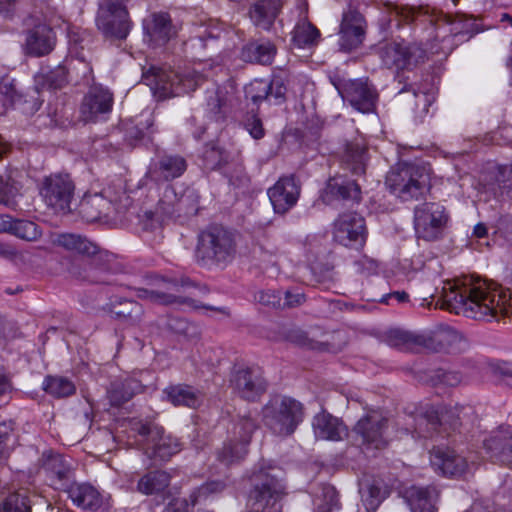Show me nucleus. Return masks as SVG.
<instances>
[{"mask_svg":"<svg viewBox=\"0 0 512 512\" xmlns=\"http://www.w3.org/2000/svg\"><path fill=\"white\" fill-rule=\"evenodd\" d=\"M441 298L443 308L467 318L499 321L512 317V293L473 276L444 283Z\"/></svg>","mask_w":512,"mask_h":512,"instance_id":"obj_1","label":"nucleus"},{"mask_svg":"<svg viewBox=\"0 0 512 512\" xmlns=\"http://www.w3.org/2000/svg\"><path fill=\"white\" fill-rule=\"evenodd\" d=\"M252 489L248 498V512H282L280 501L285 487L279 470L264 463L254 468L250 476Z\"/></svg>","mask_w":512,"mask_h":512,"instance_id":"obj_2","label":"nucleus"},{"mask_svg":"<svg viewBox=\"0 0 512 512\" xmlns=\"http://www.w3.org/2000/svg\"><path fill=\"white\" fill-rule=\"evenodd\" d=\"M142 79L146 85L150 86L156 97L166 99L194 91L204 80V76L190 68L175 72L151 67L143 73Z\"/></svg>","mask_w":512,"mask_h":512,"instance_id":"obj_3","label":"nucleus"},{"mask_svg":"<svg viewBox=\"0 0 512 512\" xmlns=\"http://www.w3.org/2000/svg\"><path fill=\"white\" fill-rule=\"evenodd\" d=\"M236 253L235 234L222 226H210L198 235L196 258L204 264L227 265Z\"/></svg>","mask_w":512,"mask_h":512,"instance_id":"obj_4","label":"nucleus"},{"mask_svg":"<svg viewBox=\"0 0 512 512\" xmlns=\"http://www.w3.org/2000/svg\"><path fill=\"white\" fill-rule=\"evenodd\" d=\"M304 419L302 403L287 396H275L262 408L264 426L274 435L290 436Z\"/></svg>","mask_w":512,"mask_h":512,"instance_id":"obj_5","label":"nucleus"},{"mask_svg":"<svg viewBox=\"0 0 512 512\" xmlns=\"http://www.w3.org/2000/svg\"><path fill=\"white\" fill-rule=\"evenodd\" d=\"M430 180L425 166L403 163L388 172L385 184L394 195L408 201L426 195L431 187Z\"/></svg>","mask_w":512,"mask_h":512,"instance_id":"obj_6","label":"nucleus"},{"mask_svg":"<svg viewBox=\"0 0 512 512\" xmlns=\"http://www.w3.org/2000/svg\"><path fill=\"white\" fill-rule=\"evenodd\" d=\"M131 431L141 437V445L150 458L168 460L180 451V443L172 435H166L163 427L154 422L132 419L129 421Z\"/></svg>","mask_w":512,"mask_h":512,"instance_id":"obj_7","label":"nucleus"},{"mask_svg":"<svg viewBox=\"0 0 512 512\" xmlns=\"http://www.w3.org/2000/svg\"><path fill=\"white\" fill-rule=\"evenodd\" d=\"M131 205V199L125 192L112 195L110 188L101 193L85 194L78 204L77 211L86 222H95L108 216L114 209L117 213L125 211Z\"/></svg>","mask_w":512,"mask_h":512,"instance_id":"obj_8","label":"nucleus"},{"mask_svg":"<svg viewBox=\"0 0 512 512\" xmlns=\"http://www.w3.org/2000/svg\"><path fill=\"white\" fill-rule=\"evenodd\" d=\"M75 184L68 174H51L42 182L40 195L45 204L57 214L72 211Z\"/></svg>","mask_w":512,"mask_h":512,"instance_id":"obj_9","label":"nucleus"},{"mask_svg":"<svg viewBox=\"0 0 512 512\" xmlns=\"http://www.w3.org/2000/svg\"><path fill=\"white\" fill-rule=\"evenodd\" d=\"M426 50L416 43L389 42L379 49L382 64L395 71L410 70L426 59Z\"/></svg>","mask_w":512,"mask_h":512,"instance_id":"obj_10","label":"nucleus"},{"mask_svg":"<svg viewBox=\"0 0 512 512\" xmlns=\"http://www.w3.org/2000/svg\"><path fill=\"white\" fill-rule=\"evenodd\" d=\"M448 216L439 203L425 202L414 209V228L417 236L426 241L437 239L446 223Z\"/></svg>","mask_w":512,"mask_h":512,"instance_id":"obj_11","label":"nucleus"},{"mask_svg":"<svg viewBox=\"0 0 512 512\" xmlns=\"http://www.w3.org/2000/svg\"><path fill=\"white\" fill-rule=\"evenodd\" d=\"M96 23L106 38L119 40L128 36L132 26L126 6L103 2L100 4Z\"/></svg>","mask_w":512,"mask_h":512,"instance_id":"obj_12","label":"nucleus"},{"mask_svg":"<svg viewBox=\"0 0 512 512\" xmlns=\"http://www.w3.org/2000/svg\"><path fill=\"white\" fill-rule=\"evenodd\" d=\"M256 429L257 424L251 416H241L234 428L237 441L230 440L224 443L222 449L217 453L218 460L228 466L243 459L247 454V446Z\"/></svg>","mask_w":512,"mask_h":512,"instance_id":"obj_13","label":"nucleus"},{"mask_svg":"<svg viewBox=\"0 0 512 512\" xmlns=\"http://www.w3.org/2000/svg\"><path fill=\"white\" fill-rule=\"evenodd\" d=\"M388 419L379 410L368 411L355 424L353 431L366 448L382 449L387 445Z\"/></svg>","mask_w":512,"mask_h":512,"instance_id":"obj_14","label":"nucleus"},{"mask_svg":"<svg viewBox=\"0 0 512 512\" xmlns=\"http://www.w3.org/2000/svg\"><path fill=\"white\" fill-rule=\"evenodd\" d=\"M181 286L175 279L157 278L156 289H136V296L140 299H147L164 305L187 306L191 309H199L200 306L191 298L179 295Z\"/></svg>","mask_w":512,"mask_h":512,"instance_id":"obj_15","label":"nucleus"},{"mask_svg":"<svg viewBox=\"0 0 512 512\" xmlns=\"http://www.w3.org/2000/svg\"><path fill=\"white\" fill-rule=\"evenodd\" d=\"M386 6L390 15V21L396 20L399 22L403 21L405 23H412L418 17L423 16L426 17L433 25L438 26L440 23H443L452 26L449 30L450 33L457 34L459 32V29L455 27L458 22L453 18V16L445 14L434 8H429L428 6H400L393 3H388Z\"/></svg>","mask_w":512,"mask_h":512,"instance_id":"obj_16","label":"nucleus"},{"mask_svg":"<svg viewBox=\"0 0 512 512\" xmlns=\"http://www.w3.org/2000/svg\"><path fill=\"white\" fill-rule=\"evenodd\" d=\"M365 220L356 213H344L334 222L333 237L339 244L360 248L366 242Z\"/></svg>","mask_w":512,"mask_h":512,"instance_id":"obj_17","label":"nucleus"},{"mask_svg":"<svg viewBox=\"0 0 512 512\" xmlns=\"http://www.w3.org/2000/svg\"><path fill=\"white\" fill-rule=\"evenodd\" d=\"M113 106V94L102 86H93L83 97L80 115L85 122L105 119Z\"/></svg>","mask_w":512,"mask_h":512,"instance_id":"obj_18","label":"nucleus"},{"mask_svg":"<svg viewBox=\"0 0 512 512\" xmlns=\"http://www.w3.org/2000/svg\"><path fill=\"white\" fill-rule=\"evenodd\" d=\"M300 193L301 185L294 175L280 177L267 191L273 209L278 214H285L292 209Z\"/></svg>","mask_w":512,"mask_h":512,"instance_id":"obj_19","label":"nucleus"},{"mask_svg":"<svg viewBox=\"0 0 512 512\" xmlns=\"http://www.w3.org/2000/svg\"><path fill=\"white\" fill-rule=\"evenodd\" d=\"M233 390L243 399L255 401L267 389V382L259 368H240L231 377Z\"/></svg>","mask_w":512,"mask_h":512,"instance_id":"obj_20","label":"nucleus"},{"mask_svg":"<svg viewBox=\"0 0 512 512\" xmlns=\"http://www.w3.org/2000/svg\"><path fill=\"white\" fill-rule=\"evenodd\" d=\"M157 214L165 217H180L196 213L192 191L178 194L175 187L167 185L157 204Z\"/></svg>","mask_w":512,"mask_h":512,"instance_id":"obj_21","label":"nucleus"},{"mask_svg":"<svg viewBox=\"0 0 512 512\" xmlns=\"http://www.w3.org/2000/svg\"><path fill=\"white\" fill-rule=\"evenodd\" d=\"M342 98L362 113L373 111L377 99L376 90L363 79L349 80L340 90Z\"/></svg>","mask_w":512,"mask_h":512,"instance_id":"obj_22","label":"nucleus"},{"mask_svg":"<svg viewBox=\"0 0 512 512\" xmlns=\"http://www.w3.org/2000/svg\"><path fill=\"white\" fill-rule=\"evenodd\" d=\"M366 21L357 10L349 8L343 13L340 24V46L345 51L358 48L365 38Z\"/></svg>","mask_w":512,"mask_h":512,"instance_id":"obj_23","label":"nucleus"},{"mask_svg":"<svg viewBox=\"0 0 512 512\" xmlns=\"http://www.w3.org/2000/svg\"><path fill=\"white\" fill-rule=\"evenodd\" d=\"M41 469L55 489L64 491L70 484L72 468L62 455L50 452L43 453Z\"/></svg>","mask_w":512,"mask_h":512,"instance_id":"obj_24","label":"nucleus"},{"mask_svg":"<svg viewBox=\"0 0 512 512\" xmlns=\"http://www.w3.org/2000/svg\"><path fill=\"white\" fill-rule=\"evenodd\" d=\"M186 159L173 153L158 154L150 166L151 177L158 181H170L181 177L187 169Z\"/></svg>","mask_w":512,"mask_h":512,"instance_id":"obj_25","label":"nucleus"},{"mask_svg":"<svg viewBox=\"0 0 512 512\" xmlns=\"http://www.w3.org/2000/svg\"><path fill=\"white\" fill-rule=\"evenodd\" d=\"M430 462L436 472L449 477L461 476L468 468L466 459L448 448H434Z\"/></svg>","mask_w":512,"mask_h":512,"instance_id":"obj_26","label":"nucleus"},{"mask_svg":"<svg viewBox=\"0 0 512 512\" xmlns=\"http://www.w3.org/2000/svg\"><path fill=\"white\" fill-rule=\"evenodd\" d=\"M77 65L83 66L84 75L91 72L88 64L83 62L69 63V66L59 65L47 72H40L35 76V86L38 91L57 90L63 88L69 81L71 72L77 69Z\"/></svg>","mask_w":512,"mask_h":512,"instance_id":"obj_27","label":"nucleus"},{"mask_svg":"<svg viewBox=\"0 0 512 512\" xmlns=\"http://www.w3.org/2000/svg\"><path fill=\"white\" fill-rule=\"evenodd\" d=\"M282 9V0H256L249 8V16L256 27L270 30Z\"/></svg>","mask_w":512,"mask_h":512,"instance_id":"obj_28","label":"nucleus"},{"mask_svg":"<svg viewBox=\"0 0 512 512\" xmlns=\"http://www.w3.org/2000/svg\"><path fill=\"white\" fill-rule=\"evenodd\" d=\"M144 29L154 46L165 45L176 34L169 14L164 12L153 13L145 21Z\"/></svg>","mask_w":512,"mask_h":512,"instance_id":"obj_29","label":"nucleus"},{"mask_svg":"<svg viewBox=\"0 0 512 512\" xmlns=\"http://www.w3.org/2000/svg\"><path fill=\"white\" fill-rule=\"evenodd\" d=\"M438 494L435 486H411L405 489L403 497L412 512H434Z\"/></svg>","mask_w":512,"mask_h":512,"instance_id":"obj_30","label":"nucleus"},{"mask_svg":"<svg viewBox=\"0 0 512 512\" xmlns=\"http://www.w3.org/2000/svg\"><path fill=\"white\" fill-rule=\"evenodd\" d=\"M73 504L79 508L95 511L103 504L100 492L88 483L73 482L64 490Z\"/></svg>","mask_w":512,"mask_h":512,"instance_id":"obj_31","label":"nucleus"},{"mask_svg":"<svg viewBox=\"0 0 512 512\" xmlns=\"http://www.w3.org/2000/svg\"><path fill=\"white\" fill-rule=\"evenodd\" d=\"M315 436L323 440L339 441L347 435L346 425L337 417L327 413H318L312 422Z\"/></svg>","mask_w":512,"mask_h":512,"instance_id":"obj_32","label":"nucleus"},{"mask_svg":"<svg viewBox=\"0 0 512 512\" xmlns=\"http://www.w3.org/2000/svg\"><path fill=\"white\" fill-rule=\"evenodd\" d=\"M53 243L68 251L77 252L85 256H97L99 258L109 257L106 251H100L97 244L91 242L86 237L73 233H62L56 236Z\"/></svg>","mask_w":512,"mask_h":512,"instance_id":"obj_33","label":"nucleus"},{"mask_svg":"<svg viewBox=\"0 0 512 512\" xmlns=\"http://www.w3.org/2000/svg\"><path fill=\"white\" fill-rule=\"evenodd\" d=\"M55 45V34L46 24L36 25L26 39L27 52L30 55L40 57L49 54Z\"/></svg>","mask_w":512,"mask_h":512,"instance_id":"obj_34","label":"nucleus"},{"mask_svg":"<svg viewBox=\"0 0 512 512\" xmlns=\"http://www.w3.org/2000/svg\"><path fill=\"white\" fill-rule=\"evenodd\" d=\"M327 200L336 199L358 203L361 200V188L355 180L338 176L329 179L325 188Z\"/></svg>","mask_w":512,"mask_h":512,"instance_id":"obj_35","label":"nucleus"},{"mask_svg":"<svg viewBox=\"0 0 512 512\" xmlns=\"http://www.w3.org/2000/svg\"><path fill=\"white\" fill-rule=\"evenodd\" d=\"M166 399L174 406L197 408L203 401V395L189 385H170L163 390Z\"/></svg>","mask_w":512,"mask_h":512,"instance_id":"obj_36","label":"nucleus"},{"mask_svg":"<svg viewBox=\"0 0 512 512\" xmlns=\"http://www.w3.org/2000/svg\"><path fill=\"white\" fill-rule=\"evenodd\" d=\"M276 55V47L270 41H254L246 44L241 57L244 61L262 65L271 64Z\"/></svg>","mask_w":512,"mask_h":512,"instance_id":"obj_37","label":"nucleus"},{"mask_svg":"<svg viewBox=\"0 0 512 512\" xmlns=\"http://www.w3.org/2000/svg\"><path fill=\"white\" fill-rule=\"evenodd\" d=\"M366 161V148L362 143L356 141L349 142L346 145L342 163L353 175H362L365 173Z\"/></svg>","mask_w":512,"mask_h":512,"instance_id":"obj_38","label":"nucleus"},{"mask_svg":"<svg viewBox=\"0 0 512 512\" xmlns=\"http://www.w3.org/2000/svg\"><path fill=\"white\" fill-rule=\"evenodd\" d=\"M170 480V475L165 471H151L139 479L137 491L144 495L158 494L169 486Z\"/></svg>","mask_w":512,"mask_h":512,"instance_id":"obj_39","label":"nucleus"},{"mask_svg":"<svg viewBox=\"0 0 512 512\" xmlns=\"http://www.w3.org/2000/svg\"><path fill=\"white\" fill-rule=\"evenodd\" d=\"M139 387L138 382L133 379L113 381L107 390L109 403L111 406H121L134 396Z\"/></svg>","mask_w":512,"mask_h":512,"instance_id":"obj_40","label":"nucleus"},{"mask_svg":"<svg viewBox=\"0 0 512 512\" xmlns=\"http://www.w3.org/2000/svg\"><path fill=\"white\" fill-rule=\"evenodd\" d=\"M442 421H446L443 413L440 415L433 406L427 407L424 412L417 416L414 432L419 437H428L438 429Z\"/></svg>","mask_w":512,"mask_h":512,"instance_id":"obj_41","label":"nucleus"},{"mask_svg":"<svg viewBox=\"0 0 512 512\" xmlns=\"http://www.w3.org/2000/svg\"><path fill=\"white\" fill-rule=\"evenodd\" d=\"M319 37V30L305 19L300 20L292 32V41L299 48L316 45Z\"/></svg>","mask_w":512,"mask_h":512,"instance_id":"obj_42","label":"nucleus"},{"mask_svg":"<svg viewBox=\"0 0 512 512\" xmlns=\"http://www.w3.org/2000/svg\"><path fill=\"white\" fill-rule=\"evenodd\" d=\"M18 194V183L14 180L11 171L5 169L0 173V203L9 208H15Z\"/></svg>","mask_w":512,"mask_h":512,"instance_id":"obj_43","label":"nucleus"},{"mask_svg":"<svg viewBox=\"0 0 512 512\" xmlns=\"http://www.w3.org/2000/svg\"><path fill=\"white\" fill-rule=\"evenodd\" d=\"M44 390L56 398H64L75 393L74 383L66 377L47 376L43 382Z\"/></svg>","mask_w":512,"mask_h":512,"instance_id":"obj_44","label":"nucleus"},{"mask_svg":"<svg viewBox=\"0 0 512 512\" xmlns=\"http://www.w3.org/2000/svg\"><path fill=\"white\" fill-rule=\"evenodd\" d=\"M93 257L94 259L89 264L83 262H73L68 269L70 275L82 281L92 283L101 282V280L94 275V270H96L97 266H99L100 261H108L109 257L104 256L103 258H99L98 255Z\"/></svg>","mask_w":512,"mask_h":512,"instance_id":"obj_45","label":"nucleus"},{"mask_svg":"<svg viewBox=\"0 0 512 512\" xmlns=\"http://www.w3.org/2000/svg\"><path fill=\"white\" fill-rule=\"evenodd\" d=\"M166 327L172 333L182 336L185 339L192 340L200 336L199 327L178 316H169L166 320Z\"/></svg>","mask_w":512,"mask_h":512,"instance_id":"obj_46","label":"nucleus"},{"mask_svg":"<svg viewBox=\"0 0 512 512\" xmlns=\"http://www.w3.org/2000/svg\"><path fill=\"white\" fill-rule=\"evenodd\" d=\"M362 502L368 512L375 511L385 498V492L375 482H368L361 486Z\"/></svg>","mask_w":512,"mask_h":512,"instance_id":"obj_47","label":"nucleus"},{"mask_svg":"<svg viewBox=\"0 0 512 512\" xmlns=\"http://www.w3.org/2000/svg\"><path fill=\"white\" fill-rule=\"evenodd\" d=\"M229 153L217 143H208L203 153V160L207 168L217 169L229 162Z\"/></svg>","mask_w":512,"mask_h":512,"instance_id":"obj_48","label":"nucleus"},{"mask_svg":"<svg viewBox=\"0 0 512 512\" xmlns=\"http://www.w3.org/2000/svg\"><path fill=\"white\" fill-rule=\"evenodd\" d=\"M228 101L227 92L222 88L216 87L206 92L207 109L215 116L225 112Z\"/></svg>","mask_w":512,"mask_h":512,"instance_id":"obj_49","label":"nucleus"},{"mask_svg":"<svg viewBox=\"0 0 512 512\" xmlns=\"http://www.w3.org/2000/svg\"><path fill=\"white\" fill-rule=\"evenodd\" d=\"M506 432H499L484 441V447L490 458L495 462L504 463L508 459L509 453L501 451L504 445Z\"/></svg>","mask_w":512,"mask_h":512,"instance_id":"obj_50","label":"nucleus"},{"mask_svg":"<svg viewBox=\"0 0 512 512\" xmlns=\"http://www.w3.org/2000/svg\"><path fill=\"white\" fill-rule=\"evenodd\" d=\"M11 235L27 241H35L41 236V230L32 221L15 219Z\"/></svg>","mask_w":512,"mask_h":512,"instance_id":"obj_51","label":"nucleus"},{"mask_svg":"<svg viewBox=\"0 0 512 512\" xmlns=\"http://www.w3.org/2000/svg\"><path fill=\"white\" fill-rule=\"evenodd\" d=\"M433 385H443L448 387H456L465 382L463 375L459 371L437 369L430 376Z\"/></svg>","mask_w":512,"mask_h":512,"instance_id":"obj_52","label":"nucleus"},{"mask_svg":"<svg viewBox=\"0 0 512 512\" xmlns=\"http://www.w3.org/2000/svg\"><path fill=\"white\" fill-rule=\"evenodd\" d=\"M0 512H31L30 500L23 493L11 494L2 503Z\"/></svg>","mask_w":512,"mask_h":512,"instance_id":"obj_53","label":"nucleus"},{"mask_svg":"<svg viewBox=\"0 0 512 512\" xmlns=\"http://www.w3.org/2000/svg\"><path fill=\"white\" fill-rule=\"evenodd\" d=\"M270 90L271 84H269V80L256 79L246 87L245 93L247 98L251 99L254 103H259L269 99Z\"/></svg>","mask_w":512,"mask_h":512,"instance_id":"obj_54","label":"nucleus"},{"mask_svg":"<svg viewBox=\"0 0 512 512\" xmlns=\"http://www.w3.org/2000/svg\"><path fill=\"white\" fill-rule=\"evenodd\" d=\"M19 95L13 82H4L0 85V115L4 114L8 107L12 106Z\"/></svg>","mask_w":512,"mask_h":512,"instance_id":"obj_55","label":"nucleus"},{"mask_svg":"<svg viewBox=\"0 0 512 512\" xmlns=\"http://www.w3.org/2000/svg\"><path fill=\"white\" fill-rule=\"evenodd\" d=\"M224 488L225 484L222 481L216 480L207 482L190 494V504L195 505L199 498L206 497L213 493L221 492L224 490Z\"/></svg>","mask_w":512,"mask_h":512,"instance_id":"obj_56","label":"nucleus"},{"mask_svg":"<svg viewBox=\"0 0 512 512\" xmlns=\"http://www.w3.org/2000/svg\"><path fill=\"white\" fill-rule=\"evenodd\" d=\"M437 340L451 349H461V344L465 342L464 337L458 331L452 328H445L437 333Z\"/></svg>","mask_w":512,"mask_h":512,"instance_id":"obj_57","label":"nucleus"},{"mask_svg":"<svg viewBox=\"0 0 512 512\" xmlns=\"http://www.w3.org/2000/svg\"><path fill=\"white\" fill-rule=\"evenodd\" d=\"M12 425L7 422H0V457L8 454L12 439Z\"/></svg>","mask_w":512,"mask_h":512,"instance_id":"obj_58","label":"nucleus"},{"mask_svg":"<svg viewBox=\"0 0 512 512\" xmlns=\"http://www.w3.org/2000/svg\"><path fill=\"white\" fill-rule=\"evenodd\" d=\"M245 128L254 139H261L264 136L262 121L256 115L247 116Z\"/></svg>","mask_w":512,"mask_h":512,"instance_id":"obj_59","label":"nucleus"},{"mask_svg":"<svg viewBox=\"0 0 512 512\" xmlns=\"http://www.w3.org/2000/svg\"><path fill=\"white\" fill-rule=\"evenodd\" d=\"M271 84V90L269 91V101L274 98V103L279 104L284 100V96L286 93V87L283 83V80L279 77L273 78L269 81Z\"/></svg>","mask_w":512,"mask_h":512,"instance_id":"obj_60","label":"nucleus"},{"mask_svg":"<svg viewBox=\"0 0 512 512\" xmlns=\"http://www.w3.org/2000/svg\"><path fill=\"white\" fill-rule=\"evenodd\" d=\"M305 301L303 293L298 291L287 290L284 293V301L281 303L282 307L293 308L300 306Z\"/></svg>","mask_w":512,"mask_h":512,"instance_id":"obj_61","label":"nucleus"},{"mask_svg":"<svg viewBox=\"0 0 512 512\" xmlns=\"http://www.w3.org/2000/svg\"><path fill=\"white\" fill-rule=\"evenodd\" d=\"M258 301L266 306H272V307H282L281 305V297L276 294L274 291H266L261 292L258 297Z\"/></svg>","mask_w":512,"mask_h":512,"instance_id":"obj_62","label":"nucleus"},{"mask_svg":"<svg viewBox=\"0 0 512 512\" xmlns=\"http://www.w3.org/2000/svg\"><path fill=\"white\" fill-rule=\"evenodd\" d=\"M125 304L128 306V308L116 311L118 316L136 318L142 313V307L135 301H126Z\"/></svg>","mask_w":512,"mask_h":512,"instance_id":"obj_63","label":"nucleus"},{"mask_svg":"<svg viewBox=\"0 0 512 512\" xmlns=\"http://www.w3.org/2000/svg\"><path fill=\"white\" fill-rule=\"evenodd\" d=\"M189 501L185 498L173 499L162 512H188Z\"/></svg>","mask_w":512,"mask_h":512,"instance_id":"obj_64","label":"nucleus"}]
</instances>
